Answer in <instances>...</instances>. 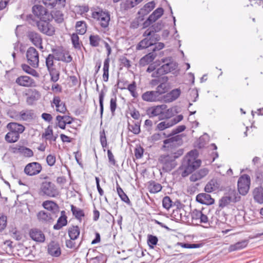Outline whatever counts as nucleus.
<instances>
[{
  "label": "nucleus",
  "instance_id": "338daca9",
  "mask_svg": "<svg viewBox=\"0 0 263 263\" xmlns=\"http://www.w3.org/2000/svg\"><path fill=\"white\" fill-rule=\"evenodd\" d=\"M174 110L175 109L173 108H171L165 111V110L164 111V114L163 117H162V119H168L171 118L172 116L174 115Z\"/></svg>",
  "mask_w": 263,
  "mask_h": 263
},
{
  "label": "nucleus",
  "instance_id": "7c9ffc66",
  "mask_svg": "<svg viewBox=\"0 0 263 263\" xmlns=\"http://www.w3.org/2000/svg\"><path fill=\"white\" fill-rule=\"evenodd\" d=\"M42 205L45 209L50 211H57L59 208L58 204L51 200H46L43 202Z\"/></svg>",
  "mask_w": 263,
  "mask_h": 263
},
{
  "label": "nucleus",
  "instance_id": "3c124183",
  "mask_svg": "<svg viewBox=\"0 0 263 263\" xmlns=\"http://www.w3.org/2000/svg\"><path fill=\"white\" fill-rule=\"evenodd\" d=\"M53 135V130L52 128L49 126L45 129L44 133H43L42 137L45 140H48L51 138V136Z\"/></svg>",
  "mask_w": 263,
  "mask_h": 263
},
{
  "label": "nucleus",
  "instance_id": "6e6552de",
  "mask_svg": "<svg viewBox=\"0 0 263 263\" xmlns=\"http://www.w3.org/2000/svg\"><path fill=\"white\" fill-rule=\"evenodd\" d=\"M26 57L29 64L34 68L39 66V57L36 50L33 47H30L26 52Z\"/></svg>",
  "mask_w": 263,
  "mask_h": 263
},
{
  "label": "nucleus",
  "instance_id": "8fccbe9b",
  "mask_svg": "<svg viewBox=\"0 0 263 263\" xmlns=\"http://www.w3.org/2000/svg\"><path fill=\"white\" fill-rule=\"evenodd\" d=\"M127 89L134 98H137L138 97V93L136 92V84L135 81L128 85Z\"/></svg>",
  "mask_w": 263,
  "mask_h": 263
},
{
  "label": "nucleus",
  "instance_id": "09e8293b",
  "mask_svg": "<svg viewBox=\"0 0 263 263\" xmlns=\"http://www.w3.org/2000/svg\"><path fill=\"white\" fill-rule=\"evenodd\" d=\"M158 239V238L152 235H149L147 236V243L151 248H153L154 246L157 245Z\"/></svg>",
  "mask_w": 263,
  "mask_h": 263
},
{
  "label": "nucleus",
  "instance_id": "58836bf2",
  "mask_svg": "<svg viewBox=\"0 0 263 263\" xmlns=\"http://www.w3.org/2000/svg\"><path fill=\"white\" fill-rule=\"evenodd\" d=\"M68 234L70 238L76 239L80 235V229L78 226H72L69 229Z\"/></svg>",
  "mask_w": 263,
  "mask_h": 263
},
{
  "label": "nucleus",
  "instance_id": "aec40b11",
  "mask_svg": "<svg viewBox=\"0 0 263 263\" xmlns=\"http://www.w3.org/2000/svg\"><path fill=\"white\" fill-rule=\"evenodd\" d=\"M252 196L254 201L259 203H263V187L258 186L255 187L252 191Z\"/></svg>",
  "mask_w": 263,
  "mask_h": 263
},
{
  "label": "nucleus",
  "instance_id": "473e14b6",
  "mask_svg": "<svg viewBox=\"0 0 263 263\" xmlns=\"http://www.w3.org/2000/svg\"><path fill=\"white\" fill-rule=\"evenodd\" d=\"M71 210L74 217L79 220H81L82 218L84 216V213L82 210L78 208L73 205H71Z\"/></svg>",
  "mask_w": 263,
  "mask_h": 263
},
{
  "label": "nucleus",
  "instance_id": "bf43d9fd",
  "mask_svg": "<svg viewBox=\"0 0 263 263\" xmlns=\"http://www.w3.org/2000/svg\"><path fill=\"white\" fill-rule=\"evenodd\" d=\"M163 206L167 210H168L172 206V201L168 196H165L162 200Z\"/></svg>",
  "mask_w": 263,
  "mask_h": 263
},
{
  "label": "nucleus",
  "instance_id": "2eb2a0df",
  "mask_svg": "<svg viewBox=\"0 0 263 263\" xmlns=\"http://www.w3.org/2000/svg\"><path fill=\"white\" fill-rule=\"evenodd\" d=\"M56 124L61 129H65L66 124H70L73 119L69 116H60L58 115L56 117Z\"/></svg>",
  "mask_w": 263,
  "mask_h": 263
},
{
  "label": "nucleus",
  "instance_id": "5fc2aeb1",
  "mask_svg": "<svg viewBox=\"0 0 263 263\" xmlns=\"http://www.w3.org/2000/svg\"><path fill=\"white\" fill-rule=\"evenodd\" d=\"M51 76V80L53 82H57L59 79V72L54 68L48 70Z\"/></svg>",
  "mask_w": 263,
  "mask_h": 263
},
{
  "label": "nucleus",
  "instance_id": "9d476101",
  "mask_svg": "<svg viewBox=\"0 0 263 263\" xmlns=\"http://www.w3.org/2000/svg\"><path fill=\"white\" fill-rule=\"evenodd\" d=\"M42 169V166L39 163L31 162L25 166L24 172L28 176H34L39 174Z\"/></svg>",
  "mask_w": 263,
  "mask_h": 263
},
{
  "label": "nucleus",
  "instance_id": "6ab92c4d",
  "mask_svg": "<svg viewBox=\"0 0 263 263\" xmlns=\"http://www.w3.org/2000/svg\"><path fill=\"white\" fill-rule=\"evenodd\" d=\"M196 200L198 202L206 204H212L214 202V200L213 199L211 195L206 193H201L197 195Z\"/></svg>",
  "mask_w": 263,
  "mask_h": 263
},
{
  "label": "nucleus",
  "instance_id": "f3484780",
  "mask_svg": "<svg viewBox=\"0 0 263 263\" xmlns=\"http://www.w3.org/2000/svg\"><path fill=\"white\" fill-rule=\"evenodd\" d=\"M28 36L34 46L41 49H43L42 45V39L39 33L35 32H30L28 33Z\"/></svg>",
  "mask_w": 263,
  "mask_h": 263
},
{
  "label": "nucleus",
  "instance_id": "b1692460",
  "mask_svg": "<svg viewBox=\"0 0 263 263\" xmlns=\"http://www.w3.org/2000/svg\"><path fill=\"white\" fill-rule=\"evenodd\" d=\"M156 3L154 1L148 2L139 10L138 14L142 16L146 15L154 9Z\"/></svg>",
  "mask_w": 263,
  "mask_h": 263
},
{
  "label": "nucleus",
  "instance_id": "dca6fc26",
  "mask_svg": "<svg viewBox=\"0 0 263 263\" xmlns=\"http://www.w3.org/2000/svg\"><path fill=\"white\" fill-rule=\"evenodd\" d=\"M203 209L201 211L195 209L192 212V218L194 220H199L200 223H207L208 218L204 213Z\"/></svg>",
  "mask_w": 263,
  "mask_h": 263
},
{
  "label": "nucleus",
  "instance_id": "603ef678",
  "mask_svg": "<svg viewBox=\"0 0 263 263\" xmlns=\"http://www.w3.org/2000/svg\"><path fill=\"white\" fill-rule=\"evenodd\" d=\"M39 98L40 94L35 91L27 97V102L29 104H31L34 101L38 100Z\"/></svg>",
  "mask_w": 263,
  "mask_h": 263
},
{
  "label": "nucleus",
  "instance_id": "c756f323",
  "mask_svg": "<svg viewBox=\"0 0 263 263\" xmlns=\"http://www.w3.org/2000/svg\"><path fill=\"white\" fill-rule=\"evenodd\" d=\"M55 59L58 61H62L66 63H69L72 61V58L71 55H69L68 53L56 52Z\"/></svg>",
  "mask_w": 263,
  "mask_h": 263
},
{
  "label": "nucleus",
  "instance_id": "de8ad7c7",
  "mask_svg": "<svg viewBox=\"0 0 263 263\" xmlns=\"http://www.w3.org/2000/svg\"><path fill=\"white\" fill-rule=\"evenodd\" d=\"M231 199V201L236 202L240 200V197L235 190H230L228 195Z\"/></svg>",
  "mask_w": 263,
  "mask_h": 263
},
{
  "label": "nucleus",
  "instance_id": "e433bc0d",
  "mask_svg": "<svg viewBox=\"0 0 263 263\" xmlns=\"http://www.w3.org/2000/svg\"><path fill=\"white\" fill-rule=\"evenodd\" d=\"M76 28L79 34L83 35L86 31V24L84 21H78L76 24Z\"/></svg>",
  "mask_w": 263,
  "mask_h": 263
},
{
  "label": "nucleus",
  "instance_id": "20e7f679",
  "mask_svg": "<svg viewBox=\"0 0 263 263\" xmlns=\"http://www.w3.org/2000/svg\"><path fill=\"white\" fill-rule=\"evenodd\" d=\"M92 17L103 28H106L108 26L110 20L109 12L103 10L93 11L92 13Z\"/></svg>",
  "mask_w": 263,
  "mask_h": 263
},
{
  "label": "nucleus",
  "instance_id": "423d86ee",
  "mask_svg": "<svg viewBox=\"0 0 263 263\" xmlns=\"http://www.w3.org/2000/svg\"><path fill=\"white\" fill-rule=\"evenodd\" d=\"M251 184L250 177L248 175L240 177L237 182L238 191L240 194L246 195L249 192Z\"/></svg>",
  "mask_w": 263,
  "mask_h": 263
},
{
  "label": "nucleus",
  "instance_id": "9b49d317",
  "mask_svg": "<svg viewBox=\"0 0 263 263\" xmlns=\"http://www.w3.org/2000/svg\"><path fill=\"white\" fill-rule=\"evenodd\" d=\"M142 99L148 102H156L162 100L161 96L155 90L147 91L144 92L141 96Z\"/></svg>",
  "mask_w": 263,
  "mask_h": 263
},
{
  "label": "nucleus",
  "instance_id": "0e129e2a",
  "mask_svg": "<svg viewBox=\"0 0 263 263\" xmlns=\"http://www.w3.org/2000/svg\"><path fill=\"white\" fill-rule=\"evenodd\" d=\"M76 239H70L66 241V246L70 249H76L78 248L77 245L74 241Z\"/></svg>",
  "mask_w": 263,
  "mask_h": 263
},
{
  "label": "nucleus",
  "instance_id": "79ce46f5",
  "mask_svg": "<svg viewBox=\"0 0 263 263\" xmlns=\"http://www.w3.org/2000/svg\"><path fill=\"white\" fill-rule=\"evenodd\" d=\"M67 224V219L66 217L64 216H61L60 217L57 221V223L53 226V228L55 230H59L62 228L63 227L66 226Z\"/></svg>",
  "mask_w": 263,
  "mask_h": 263
},
{
  "label": "nucleus",
  "instance_id": "e2e57ef3",
  "mask_svg": "<svg viewBox=\"0 0 263 263\" xmlns=\"http://www.w3.org/2000/svg\"><path fill=\"white\" fill-rule=\"evenodd\" d=\"M89 10V8L87 6H79L76 7V10L77 13L83 14L87 12Z\"/></svg>",
  "mask_w": 263,
  "mask_h": 263
},
{
  "label": "nucleus",
  "instance_id": "7ed1b4c3",
  "mask_svg": "<svg viewBox=\"0 0 263 263\" xmlns=\"http://www.w3.org/2000/svg\"><path fill=\"white\" fill-rule=\"evenodd\" d=\"M40 194L43 196L55 197L59 195V192L54 183L44 181L41 184Z\"/></svg>",
  "mask_w": 263,
  "mask_h": 263
},
{
  "label": "nucleus",
  "instance_id": "cd10ccee",
  "mask_svg": "<svg viewBox=\"0 0 263 263\" xmlns=\"http://www.w3.org/2000/svg\"><path fill=\"white\" fill-rule=\"evenodd\" d=\"M248 245V241L247 240H242L241 241L237 242V243L231 245L230 246L228 251L229 252H233L235 251H238L241 250L247 247Z\"/></svg>",
  "mask_w": 263,
  "mask_h": 263
},
{
  "label": "nucleus",
  "instance_id": "4468645a",
  "mask_svg": "<svg viewBox=\"0 0 263 263\" xmlns=\"http://www.w3.org/2000/svg\"><path fill=\"white\" fill-rule=\"evenodd\" d=\"M29 236L31 238L38 242H43L45 240V236L43 232L36 228L32 229L29 231Z\"/></svg>",
  "mask_w": 263,
  "mask_h": 263
},
{
  "label": "nucleus",
  "instance_id": "ddd939ff",
  "mask_svg": "<svg viewBox=\"0 0 263 263\" xmlns=\"http://www.w3.org/2000/svg\"><path fill=\"white\" fill-rule=\"evenodd\" d=\"M163 64L160 67L163 74L171 72L177 67L176 62L172 61L170 59H163L162 61Z\"/></svg>",
  "mask_w": 263,
  "mask_h": 263
},
{
  "label": "nucleus",
  "instance_id": "72a5a7b5",
  "mask_svg": "<svg viewBox=\"0 0 263 263\" xmlns=\"http://www.w3.org/2000/svg\"><path fill=\"white\" fill-rule=\"evenodd\" d=\"M20 138L18 134H15L11 130H9L5 136V140L8 143H14L16 142Z\"/></svg>",
  "mask_w": 263,
  "mask_h": 263
},
{
  "label": "nucleus",
  "instance_id": "37998d69",
  "mask_svg": "<svg viewBox=\"0 0 263 263\" xmlns=\"http://www.w3.org/2000/svg\"><path fill=\"white\" fill-rule=\"evenodd\" d=\"M171 120L162 121L157 125V129L159 130H163L167 128L173 126Z\"/></svg>",
  "mask_w": 263,
  "mask_h": 263
},
{
  "label": "nucleus",
  "instance_id": "393cba45",
  "mask_svg": "<svg viewBox=\"0 0 263 263\" xmlns=\"http://www.w3.org/2000/svg\"><path fill=\"white\" fill-rule=\"evenodd\" d=\"M163 9L162 8L156 9L148 17L145 24L149 22V24L155 22L163 14Z\"/></svg>",
  "mask_w": 263,
  "mask_h": 263
},
{
  "label": "nucleus",
  "instance_id": "052dcab7",
  "mask_svg": "<svg viewBox=\"0 0 263 263\" xmlns=\"http://www.w3.org/2000/svg\"><path fill=\"white\" fill-rule=\"evenodd\" d=\"M231 202V199H230L228 196H225L223 197L219 201V206L221 208H223L227 205L229 203Z\"/></svg>",
  "mask_w": 263,
  "mask_h": 263
},
{
  "label": "nucleus",
  "instance_id": "c9c22d12",
  "mask_svg": "<svg viewBox=\"0 0 263 263\" xmlns=\"http://www.w3.org/2000/svg\"><path fill=\"white\" fill-rule=\"evenodd\" d=\"M20 116L21 119L24 121H29L34 118V112L31 110H23L20 112Z\"/></svg>",
  "mask_w": 263,
  "mask_h": 263
},
{
  "label": "nucleus",
  "instance_id": "864d4df0",
  "mask_svg": "<svg viewBox=\"0 0 263 263\" xmlns=\"http://www.w3.org/2000/svg\"><path fill=\"white\" fill-rule=\"evenodd\" d=\"M71 40L73 46L75 48H80V44L79 42V37L76 33H73L71 36Z\"/></svg>",
  "mask_w": 263,
  "mask_h": 263
},
{
  "label": "nucleus",
  "instance_id": "4d7b16f0",
  "mask_svg": "<svg viewBox=\"0 0 263 263\" xmlns=\"http://www.w3.org/2000/svg\"><path fill=\"white\" fill-rule=\"evenodd\" d=\"M54 57L52 54H49L46 59V64L48 70L54 68L53 66V60Z\"/></svg>",
  "mask_w": 263,
  "mask_h": 263
},
{
  "label": "nucleus",
  "instance_id": "f257e3e1",
  "mask_svg": "<svg viewBox=\"0 0 263 263\" xmlns=\"http://www.w3.org/2000/svg\"><path fill=\"white\" fill-rule=\"evenodd\" d=\"M196 155V152L192 151L190 152L185 157L182 166L179 168V171L182 170L180 173H181L183 177L188 176L195 169L200 165L201 161L200 160L195 159Z\"/></svg>",
  "mask_w": 263,
  "mask_h": 263
},
{
  "label": "nucleus",
  "instance_id": "774afa93",
  "mask_svg": "<svg viewBox=\"0 0 263 263\" xmlns=\"http://www.w3.org/2000/svg\"><path fill=\"white\" fill-rule=\"evenodd\" d=\"M7 225V217L3 215H0V230L5 228Z\"/></svg>",
  "mask_w": 263,
  "mask_h": 263
},
{
  "label": "nucleus",
  "instance_id": "69168bd1",
  "mask_svg": "<svg viewBox=\"0 0 263 263\" xmlns=\"http://www.w3.org/2000/svg\"><path fill=\"white\" fill-rule=\"evenodd\" d=\"M117 108V99L116 97H112L110 101V109L111 112L114 114Z\"/></svg>",
  "mask_w": 263,
  "mask_h": 263
},
{
  "label": "nucleus",
  "instance_id": "a18cd8bd",
  "mask_svg": "<svg viewBox=\"0 0 263 263\" xmlns=\"http://www.w3.org/2000/svg\"><path fill=\"white\" fill-rule=\"evenodd\" d=\"M101 41L98 35H90L89 36L90 45L92 47H98Z\"/></svg>",
  "mask_w": 263,
  "mask_h": 263
},
{
  "label": "nucleus",
  "instance_id": "c03bdc74",
  "mask_svg": "<svg viewBox=\"0 0 263 263\" xmlns=\"http://www.w3.org/2000/svg\"><path fill=\"white\" fill-rule=\"evenodd\" d=\"M168 89V85L166 83H162L157 87L155 91L158 93L159 96H161V95L165 93Z\"/></svg>",
  "mask_w": 263,
  "mask_h": 263
},
{
  "label": "nucleus",
  "instance_id": "6e6d98bb",
  "mask_svg": "<svg viewBox=\"0 0 263 263\" xmlns=\"http://www.w3.org/2000/svg\"><path fill=\"white\" fill-rule=\"evenodd\" d=\"M90 263H105V258L103 255L100 254L90 259Z\"/></svg>",
  "mask_w": 263,
  "mask_h": 263
},
{
  "label": "nucleus",
  "instance_id": "a19ab883",
  "mask_svg": "<svg viewBox=\"0 0 263 263\" xmlns=\"http://www.w3.org/2000/svg\"><path fill=\"white\" fill-rule=\"evenodd\" d=\"M43 4L48 8L52 9L55 7L58 8L62 7L60 6V2L59 0H42Z\"/></svg>",
  "mask_w": 263,
  "mask_h": 263
},
{
  "label": "nucleus",
  "instance_id": "a878e982",
  "mask_svg": "<svg viewBox=\"0 0 263 263\" xmlns=\"http://www.w3.org/2000/svg\"><path fill=\"white\" fill-rule=\"evenodd\" d=\"M181 137L180 135H177L166 139L164 141L165 147H172L176 146V144H179L181 142Z\"/></svg>",
  "mask_w": 263,
  "mask_h": 263
},
{
  "label": "nucleus",
  "instance_id": "f704fd0d",
  "mask_svg": "<svg viewBox=\"0 0 263 263\" xmlns=\"http://www.w3.org/2000/svg\"><path fill=\"white\" fill-rule=\"evenodd\" d=\"M155 43L151 39L145 38L142 40L138 45L137 48L138 50H141L146 48L150 46L153 45Z\"/></svg>",
  "mask_w": 263,
  "mask_h": 263
},
{
  "label": "nucleus",
  "instance_id": "5701e85b",
  "mask_svg": "<svg viewBox=\"0 0 263 263\" xmlns=\"http://www.w3.org/2000/svg\"><path fill=\"white\" fill-rule=\"evenodd\" d=\"M7 128L8 130H11L15 134H18L19 136L25 130V127L23 125L15 122L8 123Z\"/></svg>",
  "mask_w": 263,
  "mask_h": 263
},
{
  "label": "nucleus",
  "instance_id": "4be33fe9",
  "mask_svg": "<svg viewBox=\"0 0 263 263\" xmlns=\"http://www.w3.org/2000/svg\"><path fill=\"white\" fill-rule=\"evenodd\" d=\"M180 93L181 90L180 89H174L164 96V100L166 102H173L180 96Z\"/></svg>",
  "mask_w": 263,
  "mask_h": 263
},
{
  "label": "nucleus",
  "instance_id": "49530a36",
  "mask_svg": "<svg viewBox=\"0 0 263 263\" xmlns=\"http://www.w3.org/2000/svg\"><path fill=\"white\" fill-rule=\"evenodd\" d=\"M117 190L118 194L119 197L121 198V200L127 203H129L130 202V200L128 197L125 194V193L123 192V190L119 186V185L118 184L117 186Z\"/></svg>",
  "mask_w": 263,
  "mask_h": 263
},
{
  "label": "nucleus",
  "instance_id": "c85d7f7f",
  "mask_svg": "<svg viewBox=\"0 0 263 263\" xmlns=\"http://www.w3.org/2000/svg\"><path fill=\"white\" fill-rule=\"evenodd\" d=\"M37 217L38 219L42 222H50L52 221L51 214L44 211L39 212Z\"/></svg>",
  "mask_w": 263,
  "mask_h": 263
},
{
  "label": "nucleus",
  "instance_id": "4c0bfd02",
  "mask_svg": "<svg viewBox=\"0 0 263 263\" xmlns=\"http://www.w3.org/2000/svg\"><path fill=\"white\" fill-rule=\"evenodd\" d=\"M148 188L151 193H157L161 190L162 186L158 183L152 181L149 182Z\"/></svg>",
  "mask_w": 263,
  "mask_h": 263
},
{
  "label": "nucleus",
  "instance_id": "0eeeda50",
  "mask_svg": "<svg viewBox=\"0 0 263 263\" xmlns=\"http://www.w3.org/2000/svg\"><path fill=\"white\" fill-rule=\"evenodd\" d=\"M50 21H38L36 23L39 30L43 33L51 36L54 34L55 28L49 23Z\"/></svg>",
  "mask_w": 263,
  "mask_h": 263
},
{
  "label": "nucleus",
  "instance_id": "39448f33",
  "mask_svg": "<svg viewBox=\"0 0 263 263\" xmlns=\"http://www.w3.org/2000/svg\"><path fill=\"white\" fill-rule=\"evenodd\" d=\"M32 12L36 17L40 20V21L52 20V15L43 6L39 5L34 6L32 7Z\"/></svg>",
  "mask_w": 263,
  "mask_h": 263
},
{
  "label": "nucleus",
  "instance_id": "680f3d73",
  "mask_svg": "<svg viewBox=\"0 0 263 263\" xmlns=\"http://www.w3.org/2000/svg\"><path fill=\"white\" fill-rule=\"evenodd\" d=\"M179 245L183 248L187 249H193V248H198L200 247V244L197 243H179Z\"/></svg>",
  "mask_w": 263,
  "mask_h": 263
},
{
  "label": "nucleus",
  "instance_id": "1a4fd4ad",
  "mask_svg": "<svg viewBox=\"0 0 263 263\" xmlns=\"http://www.w3.org/2000/svg\"><path fill=\"white\" fill-rule=\"evenodd\" d=\"M167 106L165 104L158 105L148 108L146 110L147 115L150 117L161 116L163 117L164 111L166 110Z\"/></svg>",
  "mask_w": 263,
  "mask_h": 263
},
{
  "label": "nucleus",
  "instance_id": "ea45409f",
  "mask_svg": "<svg viewBox=\"0 0 263 263\" xmlns=\"http://www.w3.org/2000/svg\"><path fill=\"white\" fill-rule=\"evenodd\" d=\"M128 129L134 134H138L140 132V126L138 122H128Z\"/></svg>",
  "mask_w": 263,
  "mask_h": 263
},
{
  "label": "nucleus",
  "instance_id": "a211bd4d",
  "mask_svg": "<svg viewBox=\"0 0 263 263\" xmlns=\"http://www.w3.org/2000/svg\"><path fill=\"white\" fill-rule=\"evenodd\" d=\"M55 105L56 111L64 114L67 111V108L64 102L62 101L58 96H55L52 102V105Z\"/></svg>",
  "mask_w": 263,
  "mask_h": 263
},
{
  "label": "nucleus",
  "instance_id": "412c9836",
  "mask_svg": "<svg viewBox=\"0 0 263 263\" xmlns=\"http://www.w3.org/2000/svg\"><path fill=\"white\" fill-rule=\"evenodd\" d=\"M16 83L18 85L24 87H30L34 84V81L28 76H20L15 80Z\"/></svg>",
  "mask_w": 263,
  "mask_h": 263
},
{
  "label": "nucleus",
  "instance_id": "f8f14e48",
  "mask_svg": "<svg viewBox=\"0 0 263 263\" xmlns=\"http://www.w3.org/2000/svg\"><path fill=\"white\" fill-rule=\"evenodd\" d=\"M48 253L52 257H58L61 254V249L58 242L52 241L47 246Z\"/></svg>",
  "mask_w": 263,
  "mask_h": 263
},
{
  "label": "nucleus",
  "instance_id": "13d9d810",
  "mask_svg": "<svg viewBox=\"0 0 263 263\" xmlns=\"http://www.w3.org/2000/svg\"><path fill=\"white\" fill-rule=\"evenodd\" d=\"M184 212L183 209H176L174 210L173 212V215L174 216V218L177 220H181L182 219V212Z\"/></svg>",
  "mask_w": 263,
  "mask_h": 263
},
{
  "label": "nucleus",
  "instance_id": "bb28decb",
  "mask_svg": "<svg viewBox=\"0 0 263 263\" xmlns=\"http://www.w3.org/2000/svg\"><path fill=\"white\" fill-rule=\"evenodd\" d=\"M219 183L215 179H211L209 181L204 187V190L207 193H211L219 189Z\"/></svg>",
  "mask_w": 263,
  "mask_h": 263
},
{
  "label": "nucleus",
  "instance_id": "2f4dec72",
  "mask_svg": "<svg viewBox=\"0 0 263 263\" xmlns=\"http://www.w3.org/2000/svg\"><path fill=\"white\" fill-rule=\"evenodd\" d=\"M156 55L154 53H149L143 57L140 60V64L142 66L147 65L153 61L155 59Z\"/></svg>",
  "mask_w": 263,
  "mask_h": 263
},
{
  "label": "nucleus",
  "instance_id": "f03ea898",
  "mask_svg": "<svg viewBox=\"0 0 263 263\" xmlns=\"http://www.w3.org/2000/svg\"><path fill=\"white\" fill-rule=\"evenodd\" d=\"M183 153L182 149H179L176 152L168 155H161L159 161L162 165V169L165 172H170L176 166V159L181 156Z\"/></svg>",
  "mask_w": 263,
  "mask_h": 263
}]
</instances>
